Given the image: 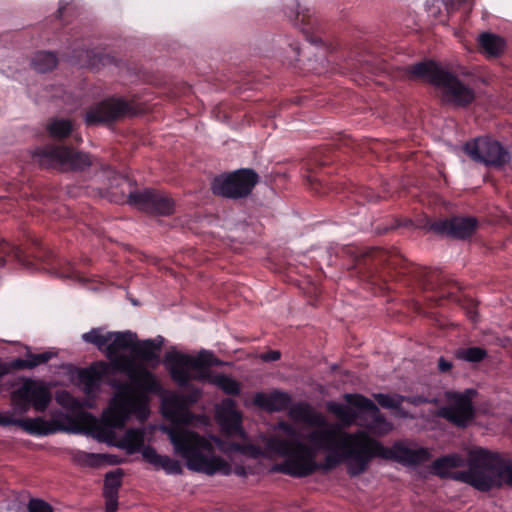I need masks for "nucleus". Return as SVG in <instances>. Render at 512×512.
<instances>
[{
    "label": "nucleus",
    "mask_w": 512,
    "mask_h": 512,
    "mask_svg": "<svg viewBox=\"0 0 512 512\" xmlns=\"http://www.w3.org/2000/svg\"><path fill=\"white\" fill-rule=\"evenodd\" d=\"M215 417L224 434L245 438V433L242 429V416L236 409V404L233 400L224 399L218 404L215 409Z\"/></svg>",
    "instance_id": "4468645a"
},
{
    "label": "nucleus",
    "mask_w": 512,
    "mask_h": 512,
    "mask_svg": "<svg viewBox=\"0 0 512 512\" xmlns=\"http://www.w3.org/2000/svg\"><path fill=\"white\" fill-rule=\"evenodd\" d=\"M129 112V105L122 99H108L91 108L85 117L87 124H99L117 120Z\"/></svg>",
    "instance_id": "ddd939ff"
},
{
    "label": "nucleus",
    "mask_w": 512,
    "mask_h": 512,
    "mask_svg": "<svg viewBox=\"0 0 512 512\" xmlns=\"http://www.w3.org/2000/svg\"><path fill=\"white\" fill-rule=\"evenodd\" d=\"M468 317L471 319V321L475 322L477 319V312L474 309H471L467 312Z\"/></svg>",
    "instance_id": "4c0bfd02"
},
{
    "label": "nucleus",
    "mask_w": 512,
    "mask_h": 512,
    "mask_svg": "<svg viewBox=\"0 0 512 512\" xmlns=\"http://www.w3.org/2000/svg\"><path fill=\"white\" fill-rule=\"evenodd\" d=\"M55 354L47 351L39 354L28 353L27 357L15 359L12 367L16 369H33L41 364L47 363Z\"/></svg>",
    "instance_id": "b1692460"
},
{
    "label": "nucleus",
    "mask_w": 512,
    "mask_h": 512,
    "mask_svg": "<svg viewBox=\"0 0 512 512\" xmlns=\"http://www.w3.org/2000/svg\"><path fill=\"white\" fill-rule=\"evenodd\" d=\"M162 412L171 425L161 426L160 430L168 436L174 453L185 461L189 470L210 476L229 475L232 472L229 462L215 454L214 445L224 453L244 452V446L196 432L194 428H206L210 425L209 417L193 414L183 399L175 393L163 395Z\"/></svg>",
    "instance_id": "7ed1b4c3"
},
{
    "label": "nucleus",
    "mask_w": 512,
    "mask_h": 512,
    "mask_svg": "<svg viewBox=\"0 0 512 512\" xmlns=\"http://www.w3.org/2000/svg\"><path fill=\"white\" fill-rule=\"evenodd\" d=\"M55 399L59 405L68 409L71 412V415L55 412L52 415V420L57 419L60 423L68 425L69 420H76L80 413H86L85 411L82 410L84 404L79 400L75 399L67 391L57 392Z\"/></svg>",
    "instance_id": "aec40b11"
},
{
    "label": "nucleus",
    "mask_w": 512,
    "mask_h": 512,
    "mask_svg": "<svg viewBox=\"0 0 512 512\" xmlns=\"http://www.w3.org/2000/svg\"><path fill=\"white\" fill-rule=\"evenodd\" d=\"M164 364L171 378L179 385L184 386L191 380L211 383L229 395L240 393V383L224 374H212V366H222L213 352L200 350L197 355H190L178 351H170L164 357Z\"/></svg>",
    "instance_id": "39448f33"
},
{
    "label": "nucleus",
    "mask_w": 512,
    "mask_h": 512,
    "mask_svg": "<svg viewBox=\"0 0 512 512\" xmlns=\"http://www.w3.org/2000/svg\"><path fill=\"white\" fill-rule=\"evenodd\" d=\"M404 401H407L408 403L413 404L415 406H418V405H421L423 403L428 402V400L426 398L420 397V396H417V397H405Z\"/></svg>",
    "instance_id": "c9c22d12"
},
{
    "label": "nucleus",
    "mask_w": 512,
    "mask_h": 512,
    "mask_svg": "<svg viewBox=\"0 0 512 512\" xmlns=\"http://www.w3.org/2000/svg\"><path fill=\"white\" fill-rule=\"evenodd\" d=\"M42 165L55 166L63 170H83L91 165L88 154L65 146H47L35 155Z\"/></svg>",
    "instance_id": "9b49d317"
},
{
    "label": "nucleus",
    "mask_w": 512,
    "mask_h": 512,
    "mask_svg": "<svg viewBox=\"0 0 512 512\" xmlns=\"http://www.w3.org/2000/svg\"><path fill=\"white\" fill-rule=\"evenodd\" d=\"M349 405H344L337 402H327L326 407L328 411L335 415V417L346 426L356 424L360 420L363 410L352 405L346 400Z\"/></svg>",
    "instance_id": "4be33fe9"
},
{
    "label": "nucleus",
    "mask_w": 512,
    "mask_h": 512,
    "mask_svg": "<svg viewBox=\"0 0 512 512\" xmlns=\"http://www.w3.org/2000/svg\"><path fill=\"white\" fill-rule=\"evenodd\" d=\"M479 43L483 51L489 56H497L504 49V40L494 34L484 33L479 37Z\"/></svg>",
    "instance_id": "a878e982"
},
{
    "label": "nucleus",
    "mask_w": 512,
    "mask_h": 512,
    "mask_svg": "<svg viewBox=\"0 0 512 512\" xmlns=\"http://www.w3.org/2000/svg\"><path fill=\"white\" fill-rule=\"evenodd\" d=\"M288 415L294 422L303 423L306 427L297 433L291 424L279 422L277 428L287 438L274 434L266 439L267 452L284 458L283 462L272 467L273 472L293 477L308 476L319 468L316 456L320 451L328 452L324 469L334 468L344 462L351 476L364 473L374 458L416 465L431 457L426 448L409 447L403 443H395L391 448L383 447L363 431L337 430L321 413L305 403L292 405Z\"/></svg>",
    "instance_id": "f257e3e1"
},
{
    "label": "nucleus",
    "mask_w": 512,
    "mask_h": 512,
    "mask_svg": "<svg viewBox=\"0 0 512 512\" xmlns=\"http://www.w3.org/2000/svg\"><path fill=\"white\" fill-rule=\"evenodd\" d=\"M235 473H236V474H238V475H240V476L245 475L244 468H242V467L237 468V469L235 470Z\"/></svg>",
    "instance_id": "58836bf2"
},
{
    "label": "nucleus",
    "mask_w": 512,
    "mask_h": 512,
    "mask_svg": "<svg viewBox=\"0 0 512 512\" xmlns=\"http://www.w3.org/2000/svg\"><path fill=\"white\" fill-rule=\"evenodd\" d=\"M47 131L51 137L62 139L72 133L73 123L68 119L54 118L47 124Z\"/></svg>",
    "instance_id": "cd10ccee"
},
{
    "label": "nucleus",
    "mask_w": 512,
    "mask_h": 512,
    "mask_svg": "<svg viewBox=\"0 0 512 512\" xmlns=\"http://www.w3.org/2000/svg\"><path fill=\"white\" fill-rule=\"evenodd\" d=\"M59 275L62 277H70L71 276L69 273H64V272L60 273Z\"/></svg>",
    "instance_id": "a19ab883"
},
{
    "label": "nucleus",
    "mask_w": 512,
    "mask_h": 512,
    "mask_svg": "<svg viewBox=\"0 0 512 512\" xmlns=\"http://www.w3.org/2000/svg\"><path fill=\"white\" fill-rule=\"evenodd\" d=\"M463 466L464 459L457 454H453L435 460L432 464V470L436 475L441 477H451L455 480L463 482L458 478V475L468 472V468L466 470H457Z\"/></svg>",
    "instance_id": "6ab92c4d"
},
{
    "label": "nucleus",
    "mask_w": 512,
    "mask_h": 512,
    "mask_svg": "<svg viewBox=\"0 0 512 512\" xmlns=\"http://www.w3.org/2000/svg\"><path fill=\"white\" fill-rule=\"evenodd\" d=\"M109 364L97 362L89 368L78 371V382L87 395L93 394L100 386L102 378L108 374Z\"/></svg>",
    "instance_id": "dca6fc26"
},
{
    "label": "nucleus",
    "mask_w": 512,
    "mask_h": 512,
    "mask_svg": "<svg viewBox=\"0 0 512 512\" xmlns=\"http://www.w3.org/2000/svg\"><path fill=\"white\" fill-rule=\"evenodd\" d=\"M257 182L258 175L253 170L240 169L216 177L212 182L211 189L216 195L239 199L248 196Z\"/></svg>",
    "instance_id": "1a4fd4ad"
},
{
    "label": "nucleus",
    "mask_w": 512,
    "mask_h": 512,
    "mask_svg": "<svg viewBox=\"0 0 512 512\" xmlns=\"http://www.w3.org/2000/svg\"><path fill=\"white\" fill-rule=\"evenodd\" d=\"M142 456L155 469H162L168 475L182 474L183 469L181 463L167 455L158 454L152 447H146L142 450Z\"/></svg>",
    "instance_id": "a211bd4d"
},
{
    "label": "nucleus",
    "mask_w": 512,
    "mask_h": 512,
    "mask_svg": "<svg viewBox=\"0 0 512 512\" xmlns=\"http://www.w3.org/2000/svg\"><path fill=\"white\" fill-rule=\"evenodd\" d=\"M458 478L481 492L512 488V460L475 448L468 454V472L459 474Z\"/></svg>",
    "instance_id": "423d86ee"
},
{
    "label": "nucleus",
    "mask_w": 512,
    "mask_h": 512,
    "mask_svg": "<svg viewBox=\"0 0 512 512\" xmlns=\"http://www.w3.org/2000/svg\"><path fill=\"white\" fill-rule=\"evenodd\" d=\"M434 230L455 238L464 239L471 236L477 228V220L472 217H454L434 225Z\"/></svg>",
    "instance_id": "2eb2a0df"
},
{
    "label": "nucleus",
    "mask_w": 512,
    "mask_h": 512,
    "mask_svg": "<svg viewBox=\"0 0 512 512\" xmlns=\"http://www.w3.org/2000/svg\"><path fill=\"white\" fill-rule=\"evenodd\" d=\"M145 442V432L143 429H130L128 430L121 440L120 446L132 454L138 451H142Z\"/></svg>",
    "instance_id": "5701e85b"
},
{
    "label": "nucleus",
    "mask_w": 512,
    "mask_h": 512,
    "mask_svg": "<svg viewBox=\"0 0 512 512\" xmlns=\"http://www.w3.org/2000/svg\"><path fill=\"white\" fill-rule=\"evenodd\" d=\"M375 400L380 406L386 409L396 410V416L407 418L409 415L401 409V405L404 402L405 397L398 394H374Z\"/></svg>",
    "instance_id": "393cba45"
},
{
    "label": "nucleus",
    "mask_w": 512,
    "mask_h": 512,
    "mask_svg": "<svg viewBox=\"0 0 512 512\" xmlns=\"http://www.w3.org/2000/svg\"><path fill=\"white\" fill-rule=\"evenodd\" d=\"M459 359L469 362H479L486 356V351L480 347H471L458 350L456 353Z\"/></svg>",
    "instance_id": "7c9ffc66"
},
{
    "label": "nucleus",
    "mask_w": 512,
    "mask_h": 512,
    "mask_svg": "<svg viewBox=\"0 0 512 512\" xmlns=\"http://www.w3.org/2000/svg\"><path fill=\"white\" fill-rule=\"evenodd\" d=\"M200 394H201L200 390L195 391V395H194L193 399H191V402H195L199 398Z\"/></svg>",
    "instance_id": "ea45409f"
},
{
    "label": "nucleus",
    "mask_w": 512,
    "mask_h": 512,
    "mask_svg": "<svg viewBox=\"0 0 512 512\" xmlns=\"http://www.w3.org/2000/svg\"><path fill=\"white\" fill-rule=\"evenodd\" d=\"M29 512H53V508L47 502L40 499H32L28 504Z\"/></svg>",
    "instance_id": "473e14b6"
},
{
    "label": "nucleus",
    "mask_w": 512,
    "mask_h": 512,
    "mask_svg": "<svg viewBox=\"0 0 512 512\" xmlns=\"http://www.w3.org/2000/svg\"><path fill=\"white\" fill-rule=\"evenodd\" d=\"M464 151L472 160L487 166L501 167L510 160L508 151L490 137H479L466 143Z\"/></svg>",
    "instance_id": "f8f14e48"
},
{
    "label": "nucleus",
    "mask_w": 512,
    "mask_h": 512,
    "mask_svg": "<svg viewBox=\"0 0 512 512\" xmlns=\"http://www.w3.org/2000/svg\"><path fill=\"white\" fill-rule=\"evenodd\" d=\"M438 368L441 372H447L452 368V363L441 357L438 361Z\"/></svg>",
    "instance_id": "f704fd0d"
},
{
    "label": "nucleus",
    "mask_w": 512,
    "mask_h": 512,
    "mask_svg": "<svg viewBox=\"0 0 512 512\" xmlns=\"http://www.w3.org/2000/svg\"><path fill=\"white\" fill-rule=\"evenodd\" d=\"M474 394V390H466L463 393L445 392V404L438 409L437 415L458 427H466L474 417L472 405Z\"/></svg>",
    "instance_id": "9d476101"
},
{
    "label": "nucleus",
    "mask_w": 512,
    "mask_h": 512,
    "mask_svg": "<svg viewBox=\"0 0 512 512\" xmlns=\"http://www.w3.org/2000/svg\"><path fill=\"white\" fill-rule=\"evenodd\" d=\"M344 398L352 405L363 410L357 425L364 428L361 431L365 432L371 439L376 441L371 435L381 437L393 430V424L381 414L372 400L357 394H346ZM379 443L385 447L380 441Z\"/></svg>",
    "instance_id": "6e6552de"
},
{
    "label": "nucleus",
    "mask_w": 512,
    "mask_h": 512,
    "mask_svg": "<svg viewBox=\"0 0 512 512\" xmlns=\"http://www.w3.org/2000/svg\"><path fill=\"white\" fill-rule=\"evenodd\" d=\"M290 402V395L280 390L270 393L258 392L253 397L254 405L269 412L282 411L289 406Z\"/></svg>",
    "instance_id": "f3484780"
},
{
    "label": "nucleus",
    "mask_w": 512,
    "mask_h": 512,
    "mask_svg": "<svg viewBox=\"0 0 512 512\" xmlns=\"http://www.w3.org/2000/svg\"><path fill=\"white\" fill-rule=\"evenodd\" d=\"M122 472L117 470L109 472L105 476L104 493L118 494V489L121 485Z\"/></svg>",
    "instance_id": "2f4dec72"
},
{
    "label": "nucleus",
    "mask_w": 512,
    "mask_h": 512,
    "mask_svg": "<svg viewBox=\"0 0 512 512\" xmlns=\"http://www.w3.org/2000/svg\"><path fill=\"white\" fill-rule=\"evenodd\" d=\"M57 65V58L50 52H39L33 59L34 69L40 73H45L54 69Z\"/></svg>",
    "instance_id": "c756f323"
},
{
    "label": "nucleus",
    "mask_w": 512,
    "mask_h": 512,
    "mask_svg": "<svg viewBox=\"0 0 512 512\" xmlns=\"http://www.w3.org/2000/svg\"><path fill=\"white\" fill-rule=\"evenodd\" d=\"M174 208L175 203L169 195L156 192L150 213L168 216L174 212Z\"/></svg>",
    "instance_id": "bb28decb"
},
{
    "label": "nucleus",
    "mask_w": 512,
    "mask_h": 512,
    "mask_svg": "<svg viewBox=\"0 0 512 512\" xmlns=\"http://www.w3.org/2000/svg\"><path fill=\"white\" fill-rule=\"evenodd\" d=\"M412 78L425 79L440 89L444 102L454 106H466L474 98V91L457 77L439 67L435 62H419L409 68Z\"/></svg>",
    "instance_id": "0eeeda50"
},
{
    "label": "nucleus",
    "mask_w": 512,
    "mask_h": 512,
    "mask_svg": "<svg viewBox=\"0 0 512 512\" xmlns=\"http://www.w3.org/2000/svg\"><path fill=\"white\" fill-rule=\"evenodd\" d=\"M265 361H275L280 358V352L272 351L262 356Z\"/></svg>",
    "instance_id": "e433bc0d"
},
{
    "label": "nucleus",
    "mask_w": 512,
    "mask_h": 512,
    "mask_svg": "<svg viewBox=\"0 0 512 512\" xmlns=\"http://www.w3.org/2000/svg\"><path fill=\"white\" fill-rule=\"evenodd\" d=\"M82 339L94 344L110 360L114 369L121 371L142 391L125 385L111 399L103 412L102 422L108 429L122 428L133 415L145 420L149 415V398L145 392L161 393L162 388L157 378L142 365L123 354L132 352L136 335L132 332H106L94 328L82 335Z\"/></svg>",
    "instance_id": "f03ea898"
},
{
    "label": "nucleus",
    "mask_w": 512,
    "mask_h": 512,
    "mask_svg": "<svg viewBox=\"0 0 512 512\" xmlns=\"http://www.w3.org/2000/svg\"><path fill=\"white\" fill-rule=\"evenodd\" d=\"M10 399L12 410L0 413V426H16L30 435L46 436L57 431L79 433L96 423L90 413H80L76 420H69L68 425L57 419L24 418L31 407L37 412H43L51 402L50 387L41 380L23 379L11 392Z\"/></svg>",
    "instance_id": "20e7f679"
},
{
    "label": "nucleus",
    "mask_w": 512,
    "mask_h": 512,
    "mask_svg": "<svg viewBox=\"0 0 512 512\" xmlns=\"http://www.w3.org/2000/svg\"><path fill=\"white\" fill-rule=\"evenodd\" d=\"M155 194L156 192L152 190L131 192L128 196V201L137 208L150 212Z\"/></svg>",
    "instance_id": "c85d7f7f"
},
{
    "label": "nucleus",
    "mask_w": 512,
    "mask_h": 512,
    "mask_svg": "<svg viewBox=\"0 0 512 512\" xmlns=\"http://www.w3.org/2000/svg\"><path fill=\"white\" fill-rule=\"evenodd\" d=\"M105 500H106V511L107 512H115L117 508V499L118 494L111 493H104Z\"/></svg>",
    "instance_id": "72a5a7b5"
},
{
    "label": "nucleus",
    "mask_w": 512,
    "mask_h": 512,
    "mask_svg": "<svg viewBox=\"0 0 512 512\" xmlns=\"http://www.w3.org/2000/svg\"><path fill=\"white\" fill-rule=\"evenodd\" d=\"M163 343V339L161 337L154 340H145V341H137L135 340V344L132 347V354L145 361L152 362L154 361L157 365L159 363V353L161 350V345Z\"/></svg>",
    "instance_id": "412c9836"
}]
</instances>
